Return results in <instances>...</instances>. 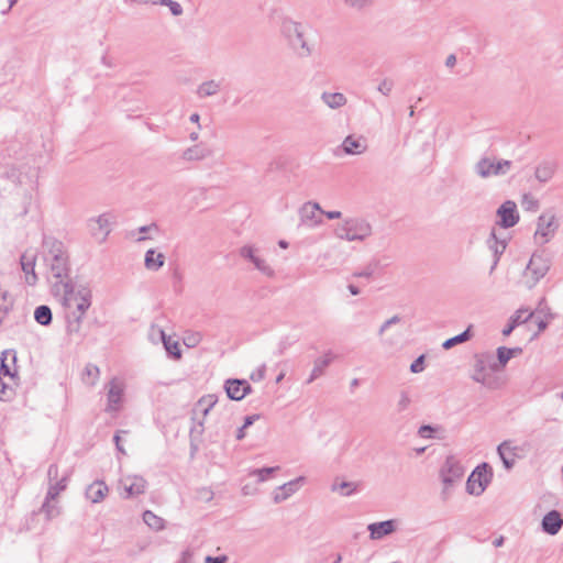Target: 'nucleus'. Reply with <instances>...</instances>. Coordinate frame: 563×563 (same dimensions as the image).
<instances>
[{"instance_id": "nucleus-1", "label": "nucleus", "mask_w": 563, "mask_h": 563, "mask_svg": "<svg viewBox=\"0 0 563 563\" xmlns=\"http://www.w3.org/2000/svg\"><path fill=\"white\" fill-rule=\"evenodd\" d=\"M52 291L65 309L67 333L79 334L86 313L92 305L90 284L76 276L69 280L53 282Z\"/></svg>"}, {"instance_id": "nucleus-2", "label": "nucleus", "mask_w": 563, "mask_h": 563, "mask_svg": "<svg viewBox=\"0 0 563 563\" xmlns=\"http://www.w3.org/2000/svg\"><path fill=\"white\" fill-rule=\"evenodd\" d=\"M41 254L54 282L71 279L69 254L62 241L53 236H44Z\"/></svg>"}, {"instance_id": "nucleus-3", "label": "nucleus", "mask_w": 563, "mask_h": 563, "mask_svg": "<svg viewBox=\"0 0 563 563\" xmlns=\"http://www.w3.org/2000/svg\"><path fill=\"white\" fill-rule=\"evenodd\" d=\"M280 33L287 40L289 46L298 57L306 58L312 54V48L305 38L303 27L300 22L294 21L289 18L283 19L280 23Z\"/></svg>"}, {"instance_id": "nucleus-4", "label": "nucleus", "mask_w": 563, "mask_h": 563, "mask_svg": "<svg viewBox=\"0 0 563 563\" xmlns=\"http://www.w3.org/2000/svg\"><path fill=\"white\" fill-rule=\"evenodd\" d=\"M334 235L349 242H362L372 235V225L361 218H346L336 224Z\"/></svg>"}, {"instance_id": "nucleus-5", "label": "nucleus", "mask_w": 563, "mask_h": 563, "mask_svg": "<svg viewBox=\"0 0 563 563\" xmlns=\"http://www.w3.org/2000/svg\"><path fill=\"white\" fill-rule=\"evenodd\" d=\"M550 267L551 258L544 251L533 253L523 271L525 286L529 289L533 288L547 275Z\"/></svg>"}, {"instance_id": "nucleus-6", "label": "nucleus", "mask_w": 563, "mask_h": 563, "mask_svg": "<svg viewBox=\"0 0 563 563\" xmlns=\"http://www.w3.org/2000/svg\"><path fill=\"white\" fill-rule=\"evenodd\" d=\"M511 167V161L484 156L475 164L474 170L481 178H489L505 176Z\"/></svg>"}, {"instance_id": "nucleus-7", "label": "nucleus", "mask_w": 563, "mask_h": 563, "mask_svg": "<svg viewBox=\"0 0 563 563\" xmlns=\"http://www.w3.org/2000/svg\"><path fill=\"white\" fill-rule=\"evenodd\" d=\"M493 477L492 467L487 463L478 465L466 482V490L468 494L479 496L484 493Z\"/></svg>"}, {"instance_id": "nucleus-8", "label": "nucleus", "mask_w": 563, "mask_h": 563, "mask_svg": "<svg viewBox=\"0 0 563 563\" xmlns=\"http://www.w3.org/2000/svg\"><path fill=\"white\" fill-rule=\"evenodd\" d=\"M239 255L244 261L253 264L254 268L257 269L264 276L272 278L275 276V271L263 257L261 250L254 244H246L240 247Z\"/></svg>"}, {"instance_id": "nucleus-9", "label": "nucleus", "mask_w": 563, "mask_h": 563, "mask_svg": "<svg viewBox=\"0 0 563 563\" xmlns=\"http://www.w3.org/2000/svg\"><path fill=\"white\" fill-rule=\"evenodd\" d=\"M558 228L559 224L555 214L552 211L543 212L537 221V230L534 232L536 241L541 245L548 243L554 236Z\"/></svg>"}, {"instance_id": "nucleus-10", "label": "nucleus", "mask_w": 563, "mask_h": 563, "mask_svg": "<svg viewBox=\"0 0 563 563\" xmlns=\"http://www.w3.org/2000/svg\"><path fill=\"white\" fill-rule=\"evenodd\" d=\"M440 476L444 485L443 493H445L449 487L462 479L464 476V467L455 456L450 455L441 467Z\"/></svg>"}, {"instance_id": "nucleus-11", "label": "nucleus", "mask_w": 563, "mask_h": 563, "mask_svg": "<svg viewBox=\"0 0 563 563\" xmlns=\"http://www.w3.org/2000/svg\"><path fill=\"white\" fill-rule=\"evenodd\" d=\"M107 407L106 411L108 412H117L121 408V404L123 400L124 394V383L119 378H112L107 385Z\"/></svg>"}, {"instance_id": "nucleus-12", "label": "nucleus", "mask_w": 563, "mask_h": 563, "mask_svg": "<svg viewBox=\"0 0 563 563\" xmlns=\"http://www.w3.org/2000/svg\"><path fill=\"white\" fill-rule=\"evenodd\" d=\"M498 221L500 228L509 229L519 222V212L517 205L512 200H507L497 209Z\"/></svg>"}, {"instance_id": "nucleus-13", "label": "nucleus", "mask_w": 563, "mask_h": 563, "mask_svg": "<svg viewBox=\"0 0 563 563\" xmlns=\"http://www.w3.org/2000/svg\"><path fill=\"white\" fill-rule=\"evenodd\" d=\"M110 220V216L107 213L88 220V229L90 234L100 243L106 241L111 231Z\"/></svg>"}, {"instance_id": "nucleus-14", "label": "nucleus", "mask_w": 563, "mask_h": 563, "mask_svg": "<svg viewBox=\"0 0 563 563\" xmlns=\"http://www.w3.org/2000/svg\"><path fill=\"white\" fill-rule=\"evenodd\" d=\"M227 396L232 400H242L252 393V386L245 379L230 378L224 383Z\"/></svg>"}, {"instance_id": "nucleus-15", "label": "nucleus", "mask_w": 563, "mask_h": 563, "mask_svg": "<svg viewBox=\"0 0 563 563\" xmlns=\"http://www.w3.org/2000/svg\"><path fill=\"white\" fill-rule=\"evenodd\" d=\"M121 484H122L124 493H125L123 495V497L130 498V497L137 496V495L145 493L147 483L141 476L129 475L121 481Z\"/></svg>"}, {"instance_id": "nucleus-16", "label": "nucleus", "mask_w": 563, "mask_h": 563, "mask_svg": "<svg viewBox=\"0 0 563 563\" xmlns=\"http://www.w3.org/2000/svg\"><path fill=\"white\" fill-rule=\"evenodd\" d=\"M320 205L317 202H307L300 208L301 223L310 228L318 227L322 223V219L318 216L321 212Z\"/></svg>"}, {"instance_id": "nucleus-17", "label": "nucleus", "mask_w": 563, "mask_h": 563, "mask_svg": "<svg viewBox=\"0 0 563 563\" xmlns=\"http://www.w3.org/2000/svg\"><path fill=\"white\" fill-rule=\"evenodd\" d=\"M212 155L213 151L209 146L199 143L184 150L180 158L185 162L191 163L205 161L210 158Z\"/></svg>"}, {"instance_id": "nucleus-18", "label": "nucleus", "mask_w": 563, "mask_h": 563, "mask_svg": "<svg viewBox=\"0 0 563 563\" xmlns=\"http://www.w3.org/2000/svg\"><path fill=\"white\" fill-rule=\"evenodd\" d=\"M21 268L25 275V283L34 286L37 283V275L35 273L36 254L25 252L20 258Z\"/></svg>"}, {"instance_id": "nucleus-19", "label": "nucleus", "mask_w": 563, "mask_h": 563, "mask_svg": "<svg viewBox=\"0 0 563 563\" xmlns=\"http://www.w3.org/2000/svg\"><path fill=\"white\" fill-rule=\"evenodd\" d=\"M367 530L369 531V538L372 540H380L396 531V521L390 519L373 522L367 526Z\"/></svg>"}, {"instance_id": "nucleus-20", "label": "nucleus", "mask_w": 563, "mask_h": 563, "mask_svg": "<svg viewBox=\"0 0 563 563\" xmlns=\"http://www.w3.org/2000/svg\"><path fill=\"white\" fill-rule=\"evenodd\" d=\"M305 481V477L299 476L288 483H285L276 488L273 495V500L276 504L283 503L288 499L292 494L299 489L300 483Z\"/></svg>"}, {"instance_id": "nucleus-21", "label": "nucleus", "mask_w": 563, "mask_h": 563, "mask_svg": "<svg viewBox=\"0 0 563 563\" xmlns=\"http://www.w3.org/2000/svg\"><path fill=\"white\" fill-rule=\"evenodd\" d=\"M534 317V312L533 311H529L528 309L526 308H520L518 309L510 318H509V321H508V324L504 328L503 330V334L505 336H508L510 335V333L516 329V327H518L519 324L521 323H526L527 321H529L530 319H532Z\"/></svg>"}, {"instance_id": "nucleus-22", "label": "nucleus", "mask_w": 563, "mask_h": 563, "mask_svg": "<svg viewBox=\"0 0 563 563\" xmlns=\"http://www.w3.org/2000/svg\"><path fill=\"white\" fill-rule=\"evenodd\" d=\"M342 150L347 155H360L367 150L366 140L363 136L347 135L342 142Z\"/></svg>"}, {"instance_id": "nucleus-23", "label": "nucleus", "mask_w": 563, "mask_h": 563, "mask_svg": "<svg viewBox=\"0 0 563 563\" xmlns=\"http://www.w3.org/2000/svg\"><path fill=\"white\" fill-rule=\"evenodd\" d=\"M542 529L548 534H556L563 526V519L558 510L549 511L542 519Z\"/></svg>"}, {"instance_id": "nucleus-24", "label": "nucleus", "mask_w": 563, "mask_h": 563, "mask_svg": "<svg viewBox=\"0 0 563 563\" xmlns=\"http://www.w3.org/2000/svg\"><path fill=\"white\" fill-rule=\"evenodd\" d=\"M487 246L494 253L495 261L493 268L497 265L499 256L505 252L507 246V239L497 235L496 229H493L489 238L487 239Z\"/></svg>"}, {"instance_id": "nucleus-25", "label": "nucleus", "mask_w": 563, "mask_h": 563, "mask_svg": "<svg viewBox=\"0 0 563 563\" xmlns=\"http://www.w3.org/2000/svg\"><path fill=\"white\" fill-rule=\"evenodd\" d=\"M109 488L102 481H95L86 489V498L91 503L97 504L104 499L108 495Z\"/></svg>"}, {"instance_id": "nucleus-26", "label": "nucleus", "mask_w": 563, "mask_h": 563, "mask_svg": "<svg viewBox=\"0 0 563 563\" xmlns=\"http://www.w3.org/2000/svg\"><path fill=\"white\" fill-rule=\"evenodd\" d=\"M516 448L511 446L510 441H504L497 448V452L503 461L505 468L510 470L515 465Z\"/></svg>"}, {"instance_id": "nucleus-27", "label": "nucleus", "mask_w": 563, "mask_h": 563, "mask_svg": "<svg viewBox=\"0 0 563 563\" xmlns=\"http://www.w3.org/2000/svg\"><path fill=\"white\" fill-rule=\"evenodd\" d=\"M332 360H333V357H332L331 352H328L322 357L317 358L314 361L311 374H310L309 378L307 379V384H311L318 377L323 375L324 369L330 365Z\"/></svg>"}, {"instance_id": "nucleus-28", "label": "nucleus", "mask_w": 563, "mask_h": 563, "mask_svg": "<svg viewBox=\"0 0 563 563\" xmlns=\"http://www.w3.org/2000/svg\"><path fill=\"white\" fill-rule=\"evenodd\" d=\"M40 512L44 514L45 519L49 521L62 514V507L58 505L57 499H48V496H45Z\"/></svg>"}, {"instance_id": "nucleus-29", "label": "nucleus", "mask_w": 563, "mask_h": 563, "mask_svg": "<svg viewBox=\"0 0 563 563\" xmlns=\"http://www.w3.org/2000/svg\"><path fill=\"white\" fill-rule=\"evenodd\" d=\"M217 401L218 398L213 394L202 396L195 405L194 413L200 412L202 417H206L209 413V411L214 407Z\"/></svg>"}, {"instance_id": "nucleus-30", "label": "nucleus", "mask_w": 563, "mask_h": 563, "mask_svg": "<svg viewBox=\"0 0 563 563\" xmlns=\"http://www.w3.org/2000/svg\"><path fill=\"white\" fill-rule=\"evenodd\" d=\"M321 100L331 109H340L347 102L346 97L341 92H323Z\"/></svg>"}, {"instance_id": "nucleus-31", "label": "nucleus", "mask_w": 563, "mask_h": 563, "mask_svg": "<svg viewBox=\"0 0 563 563\" xmlns=\"http://www.w3.org/2000/svg\"><path fill=\"white\" fill-rule=\"evenodd\" d=\"M69 482V474H65L58 481L48 484L46 496L48 499H57L59 494L66 490Z\"/></svg>"}, {"instance_id": "nucleus-32", "label": "nucleus", "mask_w": 563, "mask_h": 563, "mask_svg": "<svg viewBox=\"0 0 563 563\" xmlns=\"http://www.w3.org/2000/svg\"><path fill=\"white\" fill-rule=\"evenodd\" d=\"M165 263V256L162 253H156L154 250H148L145 253L144 264L150 271H158Z\"/></svg>"}, {"instance_id": "nucleus-33", "label": "nucleus", "mask_w": 563, "mask_h": 563, "mask_svg": "<svg viewBox=\"0 0 563 563\" xmlns=\"http://www.w3.org/2000/svg\"><path fill=\"white\" fill-rule=\"evenodd\" d=\"M555 165L551 162H543L537 166L534 176L540 183H548L554 175Z\"/></svg>"}, {"instance_id": "nucleus-34", "label": "nucleus", "mask_w": 563, "mask_h": 563, "mask_svg": "<svg viewBox=\"0 0 563 563\" xmlns=\"http://www.w3.org/2000/svg\"><path fill=\"white\" fill-rule=\"evenodd\" d=\"M144 523L154 531H161L165 528V520L151 510L143 512Z\"/></svg>"}, {"instance_id": "nucleus-35", "label": "nucleus", "mask_w": 563, "mask_h": 563, "mask_svg": "<svg viewBox=\"0 0 563 563\" xmlns=\"http://www.w3.org/2000/svg\"><path fill=\"white\" fill-rule=\"evenodd\" d=\"M521 352H522L521 347H506V346L498 347L497 349V358H498L500 366L504 367L511 357L521 354Z\"/></svg>"}, {"instance_id": "nucleus-36", "label": "nucleus", "mask_w": 563, "mask_h": 563, "mask_svg": "<svg viewBox=\"0 0 563 563\" xmlns=\"http://www.w3.org/2000/svg\"><path fill=\"white\" fill-rule=\"evenodd\" d=\"M34 319L42 325H49L53 320L51 308L46 305L38 306L34 311Z\"/></svg>"}, {"instance_id": "nucleus-37", "label": "nucleus", "mask_w": 563, "mask_h": 563, "mask_svg": "<svg viewBox=\"0 0 563 563\" xmlns=\"http://www.w3.org/2000/svg\"><path fill=\"white\" fill-rule=\"evenodd\" d=\"M159 335L162 338L163 344L174 358H180L181 352L179 350V344L177 341H173L170 336H168L163 330H159Z\"/></svg>"}, {"instance_id": "nucleus-38", "label": "nucleus", "mask_w": 563, "mask_h": 563, "mask_svg": "<svg viewBox=\"0 0 563 563\" xmlns=\"http://www.w3.org/2000/svg\"><path fill=\"white\" fill-rule=\"evenodd\" d=\"M471 329L472 327L470 325L465 331H463L462 333L453 336V338H450L448 340H445L443 343H442V347L444 350H450L452 349L453 346L457 345V344H461V343H464L466 341H468L472 336V332H471Z\"/></svg>"}, {"instance_id": "nucleus-39", "label": "nucleus", "mask_w": 563, "mask_h": 563, "mask_svg": "<svg viewBox=\"0 0 563 563\" xmlns=\"http://www.w3.org/2000/svg\"><path fill=\"white\" fill-rule=\"evenodd\" d=\"M219 90H220L219 82H217L216 80H208V81L202 82L198 87L197 93L199 97L205 98V97H210V96L217 95L219 92Z\"/></svg>"}, {"instance_id": "nucleus-40", "label": "nucleus", "mask_w": 563, "mask_h": 563, "mask_svg": "<svg viewBox=\"0 0 563 563\" xmlns=\"http://www.w3.org/2000/svg\"><path fill=\"white\" fill-rule=\"evenodd\" d=\"M331 489L333 492H340L342 496L349 497L352 496L357 490V484L354 482H341L336 481L332 484Z\"/></svg>"}, {"instance_id": "nucleus-41", "label": "nucleus", "mask_w": 563, "mask_h": 563, "mask_svg": "<svg viewBox=\"0 0 563 563\" xmlns=\"http://www.w3.org/2000/svg\"><path fill=\"white\" fill-rule=\"evenodd\" d=\"M99 367L93 364H87L82 374V380L93 386L99 378Z\"/></svg>"}, {"instance_id": "nucleus-42", "label": "nucleus", "mask_w": 563, "mask_h": 563, "mask_svg": "<svg viewBox=\"0 0 563 563\" xmlns=\"http://www.w3.org/2000/svg\"><path fill=\"white\" fill-rule=\"evenodd\" d=\"M13 302L12 295L8 290L0 288V310H2L3 314H7L12 309Z\"/></svg>"}, {"instance_id": "nucleus-43", "label": "nucleus", "mask_w": 563, "mask_h": 563, "mask_svg": "<svg viewBox=\"0 0 563 563\" xmlns=\"http://www.w3.org/2000/svg\"><path fill=\"white\" fill-rule=\"evenodd\" d=\"M279 470V466L255 468L250 472V476L257 477L260 483L265 482L269 475Z\"/></svg>"}, {"instance_id": "nucleus-44", "label": "nucleus", "mask_w": 563, "mask_h": 563, "mask_svg": "<svg viewBox=\"0 0 563 563\" xmlns=\"http://www.w3.org/2000/svg\"><path fill=\"white\" fill-rule=\"evenodd\" d=\"M202 340V334L200 332H189L184 336V343L188 347L197 346Z\"/></svg>"}, {"instance_id": "nucleus-45", "label": "nucleus", "mask_w": 563, "mask_h": 563, "mask_svg": "<svg viewBox=\"0 0 563 563\" xmlns=\"http://www.w3.org/2000/svg\"><path fill=\"white\" fill-rule=\"evenodd\" d=\"M410 404H411V399H410L408 391L402 390L400 393L399 400L397 401V410L399 412H402L409 408Z\"/></svg>"}, {"instance_id": "nucleus-46", "label": "nucleus", "mask_w": 563, "mask_h": 563, "mask_svg": "<svg viewBox=\"0 0 563 563\" xmlns=\"http://www.w3.org/2000/svg\"><path fill=\"white\" fill-rule=\"evenodd\" d=\"M158 3L169 8L173 15L178 16L183 14V7L173 0H158Z\"/></svg>"}, {"instance_id": "nucleus-47", "label": "nucleus", "mask_w": 563, "mask_h": 563, "mask_svg": "<svg viewBox=\"0 0 563 563\" xmlns=\"http://www.w3.org/2000/svg\"><path fill=\"white\" fill-rule=\"evenodd\" d=\"M393 88H394V81L389 78H385L378 85L377 90L384 96H389Z\"/></svg>"}, {"instance_id": "nucleus-48", "label": "nucleus", "mask_w": 563, "mask_h": 563, "mask_svg": "<svg viewBox=\"0 0 563 563\" xmlns=\"http://www.w3.org/2000/svg\"><path fill=\"white\" fill-rule=\"evenodd\" d=\"M437 431V428L430 426V424H422L419 429H418V434L419 437L421 438H424V439H430L433 437V433Z\"/></svg>"}, {"instance_id": "nucleus-49", "label": "nucleus", "mask_w": 563, "mask_h": 563, "mask_svg": "<svg viewBox=\"0 0 563 563\" xmlns=\"http://www.w3.org/2000/svg\"><path fill=\"white\" fill-rule=\"evenodd\" d=\"M424 368V355H420L417 357L410 365V371L412 373H420Z\"/></svg>"}, {"instance_id": "nucleus-50", "label": "nucleus", "mask_w": 563, "mask_h": 563, "mask_svg": "<svg viewBox=\"0 0 563 563\" xmlns=\"http://www.w3.org/2000/svg\"><path fill=\"white\" fill-rule=\"evenodd\" d=\"M400 322V317L399 316H394L391 317L390 319L386 320L379 328L378 330V335H383L384 332L393 324H396Z\"/></svg>"}, {"instance_id": "nucleus-51", "label": "nucleus", "mask_w": 563, "mask_h": 563, "mask_svg": "<svg viewBox=\"0 0 563 563\" xmlns=\"http://www.w3.org/2000/svg\"><path fill=\"white\" fill-rule=\"evenodd\" d=\"M47 478L48 484L58 481V466L56 464H51L47 470Z\"/></svg>"}, {"instance_id": "nucleus-52", "label": "nucleus", "mask_w": 563, "mask_h": 563, "mask_svg": "<svg viewBox=\"0 0 563 563\" xmlns=\"http://www.w3.org/2000/svg\"><path fill=\"white\" fill-rule=\"evenodd\" d=\"M375 272V266L373 265H367L363 271L361 272H355L354 273V276L355 277H364V278H369L373 276Z\"/></svg>"}, {"instance_id": "nucleus-53", "label": "nucleus", "mask_w": 563, "mask_h": 563, "mask_svg": "<svg viewBox=\"0 0 563 563\" xmlns=\"http://www.w3.org/2000/svg\"><path fill=\"white\" fill-rule=\"evenodd\" d=\"M344 2L346 5L357 10H361L368 4V0H344Z\"/></svg>"}, {"instance_id": "nucleus-54", "label": "nucleus", "mask_w": 563, "mask_h": 563, "mask_svg": "<svg viewBox=\"0 0 563 563\" xmlns=\"http://www.w3.org/2000/svg\"><path fill=\"white\" fill-rule=\"evenodd\" d=\"M4 355H5V352H2L1 365H0V375L13 377L14 374L10 371L9 366L5 364Z\"/></svg>"}, {"instance_id": "nucleus-55", "label": "nucleus", "mask_w": 563, "mask_h": 563, "mask_svg": "<svg viewBox=\"0 0 563 563\" xmlns=\"http://www.w3.org/2000/svg\"><path fill=\"white\" fill-rule=\"evenodd\" d=\"M523 205H526L528 210H537L539 207V202L533 198H529L528 196H525Z\"/></svg>"}, {"instance_id": "nucleus-56", "label": "nucleus", "mask_w": 563, "mask_h": 563, "mask_svg": "<svg viewBox=\"0 0 563 563\" xmlns=\"http://www.w3.org/2000/svg\"><path fill=\"white\" fill-rule=\"evenodd\" d=\"M265 371H266V366L265 365H262L256 373H253L251 375V379L254 380V382H258V380H262L264 377H265Z\"/></svg>"}, {"instance_id": "nucleus-57", "label": "nucleus", "mask_w": 563, "mask_h": 563, "mask_svg": "<svg viewBox=\"0 0 563 563\" xmlns=\"http://www.w3.org/2000/svg\"><path fill=\"white\" fill-rule=\"evenodd\" d=\"M227 561L228 558L225 555L206 558V563H227Z\"/></svg>"}, {"instance_id": "nucleus-58", "label": "nucleus", "mask_w": 563, "mask_h": 563, "mask_svg": "<svg viewBox=\"0 0 563 563\" xmlns=\"http://www.w3.org/2000/svg\"><path fill=\"white\" fill-rule=\"evenodd\" d=\"M257 419H260V415L246 416L242 427L246 429L251 427Z\"/></svg>"}, {"instance_id": "nucleus-59", "label": "nucleus", "mask_w": 563, "mask_h": 563, "mask_svg": "<svg viewBox=\"0 0 563 563\" xmlns=\"http://www.w3.org/2000/svg\"><path fill=\"white\" fill-rule=\"evenodd\" d=\"M328 219L334 220L340 219L342 217V213L340 211H321Z\"/></svg>"}, {"instance_id": "nucleus-60", "label": "nucleus", "mask_w": 563, "mask_h": 563, "mask_svg": "<svg viewBox=\"0 0 563 563\" xmlns=\"http://www.w3.org/2000/svg\"><path fill=\"white\" fill-rule=\"evenodd\" d=\"M456 64V56L454 54H450L445 59V66L449 68L454 67Z\"/></svg>"}, {"instance_id": "nucleus-61", "label": "nucleus", "mask_w": 563, "mask_h": 563, "mask_svg": "<svg viewBox=\"0 0 563 563\" xmlns=\"http://www.w3.org/2000/svg\"><path fill=\"white\" fill-rule=\"evenodd\" d=\"M152 230H157V225L155 223H152L150 225H143V227L139 228L140 233H146Z\"/></svg>"}, {"instance_id": "nucleus-62", "label": "nucleus", "mask_w": 563, "mask_h": 563, "mask_svg": "<svg viewBox=\"0 0 563 563\" xmlns=\"http://www.w3.org/2000/svg\"><path fill=\"white\" fill-rule=\"evenodd\" d=\"M203 431V422L202 421H199L197 426H195L192 429H191V434L194 433H198V434H201Z\"/></svg>"}, {"instance_id": "nucleus-63", "label": "nucleus", "mask_w": 563, "mask_h": 563, "mask_svg": "<svg viewBox=\"0 0 563 563\" xmlns=\"http://www.w3.org/2000/svg\"><path fill=\"white\" fill-rule=\"evenodd\" d=\"M128 432H129V431H126V430H119V431L114 434V437H113V441H114V443H115V446H119V443H121V437H120V434H121V433L126 434Z\"/></svg>"}, {"instance_id": "nucleus-64", "label": "nucleus", "mask_w": 563, "mask_h": 563, "mask_svg": "<svg viewBox=\"0 0 563 563\" xmlns=\"http://www.w3.org/2000/svg\"><path fill=\"white\" fill-rule=\"evenodd\" d=\"M7 177L15 181L19 178L18 170L15 168H11L10 172L7 173Z\"/></svg>"}]
</instances>
